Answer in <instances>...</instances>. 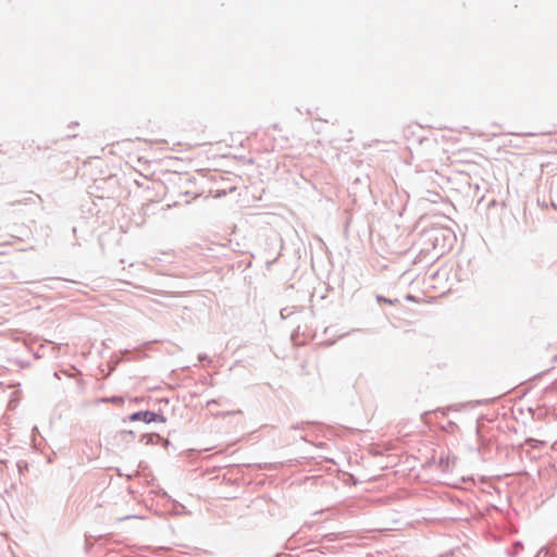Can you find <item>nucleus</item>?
<instances>
[{
  "instance_id": "1",
  "label": "nucleus",
  "mask_w": 557,
  "mask_h": 557,
  "mask_svg": "<svg viewBox=\"0 0 557 557\" xmlns=\"http://www.w3.org/2000/svg\"><path fill=\"white\" fill-rule=\"evenodd\" d=\"M131 421H144L146 423H150V422H164L165 419L160 416V414H157L154 412H151V411H138V412H135L133 413L131 417H129Z\"/></svg>"
},
{
  "instance_id": "2",
  "label": "nucleus",
  "mask_w": 557,
  "mask_h": 557,
  "mask_svg": "<svg viewBox=\"0 0 557 557\" xmlns=\"http://www.w3.org/2000/svg\"><path fill=\"white\" fill-rule=\"evenodd\" d=\"M230 139H231L230 148L233 149L234 151H239L240 149H243L245 147V145H244L245 138H243L242 135H239V134L231 135Z\"/></svg>"
}]
</instances>
